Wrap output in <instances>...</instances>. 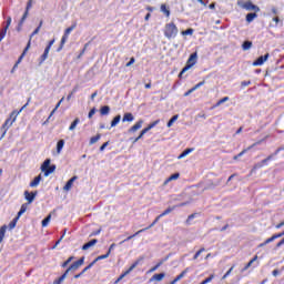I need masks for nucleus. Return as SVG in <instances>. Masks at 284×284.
I'll return each instance as SVG.
<instances>
[{"label": "nucleus", "mask_w": 284, "mask_h": 284, "mask_svg": "<svg viewBox=\"0 0 284 284\" xmlns=\"http://www.w3.org/2000/svg\"><path fill=\"white\" fill-rule=\"evenodd\" d=\"M142 126L143 120H140L131 129H129V132H136L138 130H141Z\"/></svg>", "instance_id": "2eb2a0df"}, {"label": "nucleus", "mask_w": 284, "mask_h": 284, "mask_svg": "<svg viewBox=\"0 0 284 284\" xmlns=\"http://www.w3.org/2000/svg\"><path fill=\"white\" fill-rule=\"evenodd\" d=\"M79 176L74 175L71 178L67 184L63 186L64 192H70L72 190V185H74V181H77Z\"/></svg>", "instance_id": "1a4fd4ad"}, {"label": "nucleus", "mask_w": 284, "mask_h": 284, "mask_svg": "<svg viewBox=\"0 0 284 284\" xmlns=\"http://www.w3.org/2000/svg\"><path fill=\"white\" fill-rule=\"evenodd\" d=\"M203 252H205V247L200 248L193 256V260L196 261V258H199Z\"/></svg>", "instance_id": "49530a36"}, {"label": "nucleus", "mask_w": 284, "mask_h": 284, "mask_svg": "<svg viewBox=\"0 0 284 284\" xmlns=\"http://www.w3.org/2000/svg\"><path fill=\"white\" fill-rule=\"evenodd\" d=\"M276 239H281V234H274L272 237H268L267 240H265L266 245L270 243H274Z\"/></svg>", "instance_id": "2f4dec72"}, {"label": "nucleus", "mask_w": 284, "mask_h": 284, "mask_svg": "<svg viewBox=\"0 0 284 284\" xmlns=\"http://www.w3.org/2000/svg\"><path fill=\"white\" fill-rule=\"evenodd\" d=\"M254 145H255V144L248 146L247 149H244L242 152H240V153L237 154V158L241 159V156H243V154H246V152H250V150H252V146H254Z\"/></svg>", "instance_id": "de8ad7c7"}, {"label": "nucleus", "mask_w": 284, "mask_h": 284, "mask_svg": "<svg viewBox=\"0 0 284 284\" xmlns=\"http://www.w3.org/2000/svg\"><path fill=\"white\" fill-rule=\"evenodd\" d=\"M258 260V256L255 255L245 266L244 268L242 270V272H246V270H250V267H252V264Z\"/></svg>", "instance_id": "5701e85b"}, {"label": "nucleus", "mask_w": 284, "mask_h": 284, "mask_svg": "<svg viewBox=\"0 0 284 284\" xmlns=\"http://www.w3.org/2000/svg\"><path fill=\"white\" fill-rule=\"evenodd\" d=\"M99 234H101V229H99V230L95 231V232H92V233L90 234V236H99Z\"/></svg>", "instance_id": "e2e57ef3"}, {"label": "nucleus", "mask_w": 284, "mask_h": 284, "mask_svg": "<svg viewBox=\"0 0 284 284\" xmlns=\"http://www.w3.org/2000/svg\"><path fill=\"white\" fill-rule=\"evenodd\" d=\"M110 256V253H106V254H104V255H100V256H98L93 262H91V263H93V265L98 262V261H103L104 258H108Z\"/></svg>", "instance_id": "ea45409f"}, {"label": "nucleus", "mask_w": 284, "mask_h": 284, "mask_svg": "<svg viewBox=\"0 0 284 284\" xmlns=\"http://www.w3.org/2000/svg\"><path fill=\"white\" fill-rule=\"evenodd\" d=\"M193 219H196V213L189 215L186 223L190 225V222L193 221Z\"/></svg>", "instance_id": "6e6d98bb"}, {"label": "nucleus", "mask_w": 284, "mask_h": 284, "mask_svg": "<svg viewBox=\"0 0 284 284\" xmlns=\"http://www.w3.org/2000/svg\"><path fill=\"white\" fill-rule=\"evenodd\" d=\"M272 159H274V155H268L266 159L261 161V164L266 165L268 161H272Z\"/></svg>", "instance_id": "603ef678"}, {"label": "nucleus", "mask_w": 284, "mask_h": 284, "mask_svg": "<svg viewBox=\"0 0 284 284\" xmlns=\"http://www.w3.org/2000/svg\"><path fill=\"white\" fill-rule=\"evenodd\" d=\"M160 220H161V216L158 215V217L145 229L151 230V227H154L159 223Z\"/></svg>", "instance_id": "c03bdc74"}, {"label": "nucleus", "mask_w": 284, "mask_h": 284, "mask_svg": "<svg viewBox=\"0 0 284 284\" xmlns=\"http://www.w3.org/2000/svg\"><path fill=\"white\" fill-rule=\"evenodd\" d=\"M24 199H26V201H28V203L30 205V203H33L34 199H37V191L36 192H31V193L26 191L24 192Z\"/></svg>", "instance_id": "9d476101"}, {"label": "nucleus", "mask_w": 284, "mask_h": 284, "mask_svg": "<svg viewBox=\"0 0 284 284\" xmlns=\"http://www.w3.org/2000/svg\"><path fill=\"white\" fill-rule=\"evenodd\" d=\"M160 10H161V12L166 14V17H170V9H168V7L165 4H161Z\"/></svg>", "instance_id": "a19ab883"}, {"label": "nucleus", "mask_w": 284, "mask_h": 284, "mask_svg": "<svg viewBox=\"0 0 284 284\" xmlns=\"http://www.w3.org/2000/svg\"><path fill=\"white\" fill-rule=\"evenodd\" d=\"M57 170L55 165H51L47 169V171L44 172V176H50V174H52L54 171Z\"/></svg>", "instance_id": "e433bc0d"}, {"label": "nucleus", "mask_w": 284, "mask_h": 284, "mask_svg": "<svg viewBox=\"0 0 284 284\" xmlns=\"http://www.w3.org/2000/svg\"><path fill=\"white\" fill-rule=\"evenodd\" d=\"M135 62H136V59L131 58L130 61L126 63V68H130V65H134Z\"/></svg>", "instance_id": "4d7b16f0"}, {"label": "nucleus", "mask_w": 284, "mask_h": 284, "mask_svg": "<svg viewBox=\"0 0 284 284\" xmlns=\"http://www.w3.org/2000/svg\"><path fill=\"white\" fill-rule=\"evenodd\" d=\"M252 48V41H244L242 44L243 50H250Z\"/></svg>", "instance_id": "79ce46f5"}, {"label": "nucleus", "mask_w": 284, "mask_h": 284, "mask_svg": "<svg viewBox=\"0 0 284 284\" xmlns=\"http://www.w3.org/2000/svg\"><path fill=\"white\" fill-rule=\"evenodd\" d=\"M202 85H205V81H202V82L195 84V85L193 87V89L196 91V90H199V88H201Z\"/></svg>", "instance_id": "bf43d9fd"}, {"label": "nucleus", "mask_w": 284, "mask_h": 284, "mask_svg": "<svg viewBox=\"0 0 284 284\" xmlns=\"http://www.w3.org/2000/svg\"><path fill=\"white\" fill-rule=\"evenodd\" d=\"M32 9V0H29L27 3V8L26 11L19 22V26H23V23L26 22V20L28 19V16L30 14V10Z\"/></svg>", "instance_id": "0eeeda50"}, {"label": "nucleus", "mask_w": 284, "mask_h": 284, "mask_svg": "<svg viewBox=\"0 0 284 284\" xmlns=\"http://www.w3.org/2000/svg\"><path fill=\"white\" fill-rule=\"evenodd\" d=\"M212 281H214V274L210 275L209 277H206L204 281H202L200 284H207V283H212Z\"/></svg>", "instance_id": "a18cd8bd"}, {"label": "nucleus", "mask_w": 284, "mask_h": 284, "mask_svg": "<svg viewBox=\"0 0 284 284\" xmlns=\"http://www.w3.org/2000/svg\"><path fill=\"white\" fill-rule=\"evenodd\" d=\"M159 123H160V120H155L154 122L149 124L148 128L143 129L141 131V133L139 134V136L133 140V143L141 141V139H143V136H145V134H148V132H150V130H152L153 128H156V125H159Z\"/></svg>", "instance_id": "39448f33"}, {"label": "nucleus", "mask_w": 284, "mask_h": 284, "mask_svg": "<svg viewBox=\"0 0 284 284\" xmlns=\"http://www.w3.org/2000/svg\"><path fill=\"white\" fill-rule=\"evenodd\" d=\"M256 17H258V14H256V13H248L246 16L247 23H252V21H254L256 19Z\"/></svg>", "instance_id": "c9c22d12"}, {"label": "nucleus", "mask_w": 284, "mask_h": 284, "mask_svg": "<svg viewBox=\"0 0 284 284\" xmlns=\"http://www.w3.org/2000/svg\"><path fill=\"white\" fill-rule=\"evenodd\" d=\"M192 92H196V91L194 90V88H191L189 91H186V92L184 93V97H190V94H192Z\"/></svg>", "instance_id": "680f3d73"}, {"label": "nucleus", "mask_w": 284, "mask_h": 284, "mask_svg": "<svg viewBox=\"0 0 284 284\" xmlns=\"http://www.w3.org/2000/svg\"><path fill=\"white\" fill-rule=\"evenodd\" d=\"M18 221H19V217H14V219L9 223V230H14V227H17Z\"/></svg>", "instance_id": "4c0bfd02"}, {"label": "nucleus", "mask_w": 284, "mask_h": 284, "mask_svg": "<svg viewBox=\"0 0 284 284\" xmlns=\"http://www.w3.org/2000/svg\"><path fill=\"white\" fill-rule=\"evenodd\" d=\"M233 270H234V265L223 275V277H222L223 281H225V278H227V276H230L232 274Z\"/></svg>", "instance_id": "864d4df0"}, {"label": "nucleus", "mask_w": 284, "mask_h": 284, "mask_svg": "<svg viewBox=\"0 0 284 284\" xmlns=\"http://www.w3.org/2000/svg\"><path fill=\"white\" fill-rule=\"evenodd\" d=\"M92 267H94V263H90L87 267L82 270L81 273L74 275V278H81L88 272V270H92Z\"/></svg>", "instance_id": "f8f14e48"}, {"label": "nucleus", "mask_w": 284, "mask_h": 284, "mask_svg": "<svg viewBox=\"0 0 284 284\" xmlns=\"http://www.w3.org/2000/svg\"><path fill=\"white\" fill-rule=\"evenodd\" d=\"M176 121H179V114L173 115V116L169 120L166 126H168V128H172V125H174V123H176Z\"/></svg>", "instance_id": "a878e982"}, {"label": "nucleus", "mask_w": 284, "mask_h": 284, "mask_svg": "<svg viewBox=\"0 0 284 284\" xmlns=\"http://www.w3.org/2000/svg\"><path fill=\"white\" fill-rule=\"evenodd\" d=\"M109 143L105 142L100 146V152H103V150H105L108 148Z\"/></svg>", "instance_id": "0e129e2a"}, {"label": "nucleus", "mask_w": 284, "mask_h": 284, "mask_svg": "<svg viewBox=\"0 0 284 284\" xmlns=\"http://www.w3.org/2000/svg\"><path fill=\"white\" fill-rule=\"evenodd\" d=\"M176 34H179V28L174 22L166 23L164 27V37L166 39H176Z\"/></svg>", "instance_id": "f257e3e1"}, {"label": "nucleus", "mask_w": 284, "mask_h": 284, "mask_svg": "<svg viewBox=\"0 0 284 284\" xmlns=\"http://www.w3.org/2000/svg\"><path fill=\"white\" fill-rule=\"evenodd\" d=\"M239 6H241V8H243L244 10H248V12H261V8H258V6L252 3V1H246L243 3H239Z\"/></svg>", "instance_id": "423d86ee"}, {"label": "nucleus", "mask_w": 284, "mask_h": 284, "mask_svg": "<svg viewBox=\"0 0 284 284\" xmlns=\"http://www.w3.org/2000/svg\"><path fill=\"white\" fill-rule=\"evenodd\" d=\"M6 230H8V226L7 225H2L0 227V243H2L4 236H6Z\"/></svg>", "instance_id": "c85d7f7f"}, {"label": "nucleus", "mask_w": 284, "mask_h": 284, "mask_svg": "<svg viewBox=\"0 0 284 284\" xmlns=\"http://www.w3.org/2000/svg\"><path fill=\"white\" fill-rule=\"evenodd\" d=\"M48 54H50V47H47L44 49L43 54L40 57V63H43V61H45V59H48Z\"/></svg>", "instance_id": "412c9836"}, {"label": "nucleus", "mask_w": 284, "mask_h": 284, "mask_svg": "<svg viewBox=\"0 0 284 284\" xmlns=\"http://www.w3.org/2000/svg\"><path fill=\"white\" fill-rule=\"evenodd\" d=\"M100 140H101V134H97L95 136H92V138L90 139L89 144H90V145H94V143H98Z\"/></svg>", "instance_id": "7c9ffc66"}, {"label": "nucleus", "mask_w": 284, "mask_h": 284, "mask_svg": "<svg viewBox=\"0 0 284 284\" xmlns=\"http://www.w3.org/2000/svg\"><path fill=\"white\" fill-rule=\"evenodd\" d=\"M72 261H74V256H70V257L62 264V267H68V265H70V263H72Z\"/></svg>", "instance_id": "8fccbe9b"}, {"label": "nucleus", "mask_w": 284, "mask_h": 284, "mask_svg": "<svg viewBox=\"0 0 284 284\" xmlns=\"http://www.w3.org/2000/svg\"><path fill=\"white\" fill-rule=\"evenodd\" d=\"M192 152H194V149H186L178 156V159H185V156L192 154Z\"/></svg>", "instance_id": "aec40b11"}, {"label": "nucleus", "mask_w": 284, "mask_h": 284, "mask_svg": "<svg viewBox=\"0 0 284 284\" xmlns=\"http://www.w3.org/2000/svg\"><path fill=\"white\" fill-rule=\"evenodd\" d=\"M179 173H174V174H172L169 179H168V181H176V179H179Z\"/></svg>", "instance_id": "5fc2aeb1"}, {"label": "nucleus", "mask_w": 284, "mask_h": 284, "mask_svg": "<svg viewBox=\"0 0 284 284\" xmlns=\"http://www.w3.org/2000/svg\"><path fill=\"white\" fill-rule=\"evenodd\" d=\"M75 28H77V22H74L71 27L65 29L64 34H63V37L61 39L58 52H61V50H63V45H65V43L68 42V38L72 33V30H74Z\"/></svg>", "instance_id": "7ed1b4c3"}, {"label": "nucleus", "mask_w": 284, "mask_h": 284, "mask_svg": "<svg viewBox=\"0 0 284 284\" xmlns=\"http://www.w3.org/2000/svg\"><path fill=\"white\" fill-rule=\"evenodd\" d=\"M183 37H187L194 34V29H187L185 31H182Z\"/></svg>", "instance_id": "09e8293b"}, {"label": "nucleus", "mask_w": 284, "mask_h": 284, "mask_svg": "<svg viewBox=\"0 0 284 284\" xmlns=\"http://www.w3.org/2000/svg\"><path fill=\"white\" fill-rule=\"evenodd\" d=\"M50 221H52V215L49 214L44 220H42V227H48L50 224Z\"/></svg>", "instance_id": "72a5a7b5"}, {"label": "nucleus", "mask_w": 284, "mask_h": 284, "mask_svg": "<svg viewBox=\"0 0 284 284\" xmlns=\"http://www.w3.org/2000/svg\"><path fill=\"white\" fill-rule=\"evenodd\" d=\"M81 266L79 265V262H74L73 264H71L70 266H69V270L71 271V272H77V270L78 268H80Z\"/></svg>", "instance_id": "58836bf2"}, {"label": "nucleus", "mask_w": 284, "mask_h": 284, "mask_svg": "<svg viewBox=\"0 0 284 284\" xmlns=\"http://www.w3.org/2000/svg\"><path fill=\"white\" fill-rule=\"evenodd\" d=\"M17 116H19V112L13 111L10 114V118H8L6 120V122L2 124V131H3L2 136H6V134H8V130H10V128H12L14 121H17Z\"/></svg>", "instance_id": "f03ea898"}, {"label": "nucleus", "mask_w": 284, "mask_h": 284, "mask_svg": "<svg viewBox=\"0 0 284 284\" xmlns=\"http://www.w3.org/2000/svg\"><path fill=\"white\" fill-rule=\"evenodd\" d=\"M187 270L190 268H185L180 275H178L170 284H176L179 283V281H181V278H183L185 276V274H187Z\"/></svg>", "instance_id": "dca6fc26"}, {"label": "nucleus", "mask_w": 284, "mask_h": 284, "mask_svg": "<svg viewBox=\"0 0 284 284\" xmlns=\"http://www.w3.org/2000/svg\"><path fill=\"white\" fill-rule=\"evenodd\" d=\"M63 145H65V141L64 140H60L57 143V153L61 154V150H63Z\"/></svg>", "instance_id": "cd10ccee"}, {"label": "nucleus", "mask_w": 284, "mask_h": 284, "mask_svg": "<svg viewBox=\"0 0 284 284\" xmlns=\"http://www.w3.org/2000/svg\"><path fill=\"white\" fill-rule=\"evenodd\" d=\"M97 243H99V241L97 239L94 240H91L90 242L85 243L83 246H82V250H90V247H94V245H97Z\"/></svg>", "instance_id": "4468645a"}, {"label": "nucleus", "mask_w": 284, "mask_h": 284, "mask_svg": "<svg viewBox=\"0 0 284 284\" xmlns=\"http://www.w3.org/2000/svg\"><path fill=\"white\" fill-rule=\"evenodd\" d=\"M41 183V175L34 178V180L30 183V187H37Z\"/></svg>", "instance_id": "bb28decb"}, {"label": "nucleus", "mask_w": 284, "mask_h": 284, "mask_svg": "<svg viewBox=\"0 0 284 284\" xmlns=\"http://www.w3.org/2000/svg\"><path fill=\"white\" fill-rule=\"evenodd\" d=\"M270 59V53H266L265 55H261L256 61L253 62V65H263L265 61Z\"/></svg>", "instance_id": "9b49d317"}, {"label": "nucleus", "mask_w": 284, "mask_h": 284, "mask_svg": "<svg viewBox=\"0 0 284 284\" xmlns=\"http://www.w3.org/2000/svg\"><path fill=\"white\" fill-rule=\"evenodd\" d=\"M230 101V97H224L223 99L219 100L214 108H219L220 105H223V103H227Z\"/></svg>", "instance_id": "f704fd0d"}, {"label": "nucleus", "mask_w": 284, "mask_h": 284, "mask_svg": "<svg viewBox=\"0 0 284 284\" xmlns=\"http://www.w3.org/2000/svg\"><path fill=\"white\" fill-rule=\"evenodd\" d=\"M116 247V244H111L110 247H109V251L106 252V254H111L112 253V250H114Z\"/></svg>", "instance_id": "052dcab7"}, {"label": "nucleus", "mask_w": 284, "mask_h": 284, "mask_svg": "<svg viewBox=\"0 0 284 284\" xmlns=\"http://www.w3.org/2000/svg\"><path fill=\"white\" fill-rule=\"evenodd\" d=\"M100 114H101L102 116H108V114H110V106H108V105L102 106V108L100 109Z\"/></svg>", "instance_id": "b1692460"}, {"label": "nucleus", "mask_w": 284, "mask_h": 284, "mask_svg": "<svg viewBox=\"0 0 284 284\" xmlns=\"http://www.w3.org/2000/svg\"><path fill=\"white\" fill-rule=\"evenodd\" d=\"M63 281H65V275H61L58 280L53 282V284H63Z\"/></svg>", "instance_id": "3c124183"}, {"label": "nucleus", "mask_w": 284, "mask_h": 284, "mask_svg": "<svg viewBox=\"0 0 284 284\" xmlns=\"http://www.w3.org/2000/svg\"><path fill=\"white\" fill-rule=\"evenodd\" d=\"M81 122V120H79V118H77L71 125L69 126V130L72 132L73 130H77V125H79V123Z\"/></svg>", "instance_id": "473e14b6"}, {"label": "nucleus", "mask_w": 284, "mask_h": 284, "mask_svg": "<svg viewBox=\"0 0 284 284\" xmlns=\"http://www.w3.org/2000/svg\"><path fill=\"white\" fill-rule=\"evenodd\" d=\"M94 114H97V109H91L90 112H89L88 118L92 119V116H94Z\"/></svg>", "instance_id": "13d9d810"}, {"label": "nucleus", "mask_w": 284, "mask_h": 284, "mask_svg": "<svg viewBox=\"0 0 284 284\" xmlns=\"http://www.w3.org/2000/svg\"><path fill=\"white\" fill-rule=\"evenodd\" d=\"M163 278H165V273H160V274H154V275L151 277V281L161 282Z\"/></svg>", "instance_id": "6ab92c4d"}, {"label": "nucleus", "mask_w": 284, "mask_h": 284, "mask_svg": "<svg viewBox=\"0 0 284 284\" xmlns=\"http://www.w3.org/2000/svg\"><path fill=\"white\" fill-rule=\"evenodd\" d=\"M27 211H28V204H22L20 211L18 212L17 217L21 219V216H23V214H26Z\"/></svg>", "instance_id": "a211bd4d"}, {"label": "nucleus", "mask_w": 284, "mask_h": 284, "mask_svg": "<svg viewBox=\"0 0 284 284\" xmlns=\"http://www.w3.org/2000/svg\"><path fill=\"white\" fill-rule=\"evenodd\" d=\"M118 123H121V115L119 114V115H116L112 121H111V126L109 128V130L111 129V128H116V124Z\"/></svg>", "instance_id": "393cba45"}, {"label": "nucleus", "mask_w": 284, "mask_h": 284, "mask_svg": "<svg viewBox=\"0 0 284 284\" xmlns=\"http://www.w3.org/2000/svg\"><path fill=\"white\" fill-rule=\"evenodd\" d=\"M7 32H8V28H3L2 30H0V43L1 41H3V39H6Z\"/></svg>", "instance_id": "37998d69"}, {"label": "nucleus", "mask_w": 284, "mask_h": 284, "mask_svg": "<svg viewBox=\"0 0 284 284\" xmlns=\"http://www.w3.org/2000/svg\"><path fill=\"white\" fill-rule=\"evenodd\" d=\"M12 23V18H8L7 19V26L4 27V28H7V30H8V28H10V24Z\"/></svg>", "instance_id": "338daca9"}, {"label": "nucleus", "mask_w": 284, "mask_h": 284, "mask_svg": "<svg viewBox=\"0 0 284 284\" xmlns=\"http://www.w3.org/2000/svg\"><path fill=\"white\" fill-rule=\"evenodd\" d=\"M174 210H176V206H170L168 207L164 212H162L159 216L160 219H163V216H168V214L174 212Z\"/></svg>", "instance_id": "f3484780"}, {"label": "nucleus", "mask_w": 284, "mask_h": 284, "mask_svg": "<svg viewBox=\"0 0 284 284\" xmlns=\"http://www.w3.org/2000/svg\"><path fill=\"white\" fill-rule=\"evenodd\" d=\"M197 59H199V55L196 54V52L192 53L187 60V64L180 72V77H183V74H185V72H187L190 68H192L193 65H196Z\"/></svg>", "instance_id": "20e7f679"}, {"label": "nucleus", "mask_w": 284, "mask_h": 284, "mask_svg": "<svg viewBox=\"0 0 284 284\" xmlns=\"http://www.w3.org/2000/svg\"><path fill=\"white\" fill-rule=\"evenodd\" d=\"M251 83H252L251 81H243L241 85L243 88H246V85H251Z\"/></svg>", "instance_id": "774afa93"}, {"label": "nucleus", "mask_w": 284, "mask_h": 284, "mask_svg": "<svg viewBox=\"0 0 284 284\" xmlns=\"http://www.w3.org/2000/svg\"><path fill=\"white\" fill-rule=\"evenodd\" d=\"M139 265V261L134 262L126 272H124L122 275L119 276V278L115 281V283H120V281H123V278H125V276H128V274H130V272H132L133 270H135V267Z\"/></svg>", "instance_id": "6e6552de"}, {"label": "nucleus", "mask_w": 284, "mask_h": 284, "mask_svg": "<svg viewBox=\"0 0 284 284\" xmlns=\"http://www.w3.org/2000/svg\"><path fill=\"white\" fill-rule=\"evenodd\" d=\"M134 121V115L132 113H125L122 118L123 123H132Z\"/></svg>", "instance_id": "ddd939ff"}, {"label": "nucleus", "mask_w": 284, "mask_h": 284, "mask_svg": "<svg viewBox=\"0 0 284 284\" xmlns=\"http://www.w3.org/2000/svg\"><path fill=\"white\" fill-rule=\"evenodd\" d=\"M77 263L81 267V265H83V263H85V257H81L79 261H77Z\"/></svg>", "instance_id": "69168bd1"}, {"label": "nucleus", "mask_w": 284, "mask_h": 284, "mask_svg": "<svg viewBox=\"0 0 284 284\" xmlns=\"http://www.w3.org/2000/svg\"><path fill=\"white\" fill-rule=\"evenodd\" d=\"M48 54H50V47H47L44 49L43 54L40 57V63H43V61H45V59H48Z\"/></svg>", "instance_id": "4be33fe9"}, {"label": "nucleus", "mask_w": 284, "mask_h": 284, "mask_svg": "<svg viewBox=\"0 0 284 284\" xmlns=\"http://www.w3.org/2000/svg\"><path fill=\"white\" fill-rule=\"evenodd\" d=\"M48 168H50V159H47L43 164L41 165L42 172H48Z\"/></svg>", "instance_id": "c756f323"}]
</instances>
